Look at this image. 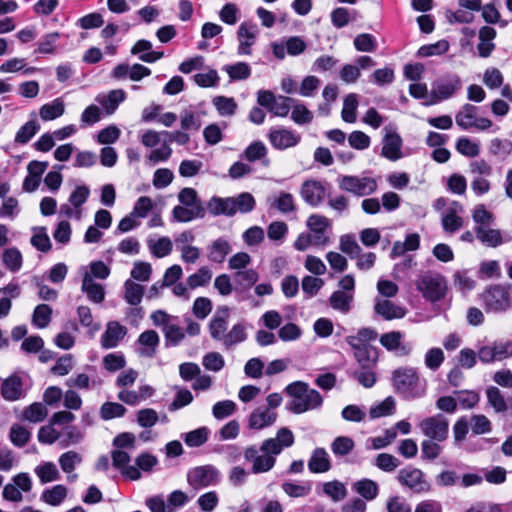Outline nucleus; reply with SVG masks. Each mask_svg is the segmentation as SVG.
Segmentation results:
<instances>
[{
	"instance_id": "f257e3e1",
	"label": "nucleus",
	"mask_w": 512,
	"mask_h": 512,
	"mask_svg": "<svg viewBox=\"0 0 512 512\" xmlns=\"http://www.w3.org/2000/svg\"><path fill=\"white\" fill-rule=\"evenodd\" d=\"M391 384L395 393L408 401L423 397L427 390V381L421 378L417 368L410 366L395 369L391 374Z\"/></svg>"
},
{
	"instance_id": "f03ea898",
	"label": "nucleus",
	"mask_w": 512,
	"mask_h": 512,
	"mask_svg": "<svg viewBox=\"0 0 512 512\" xmlns=\"http://www.w3.org/2000/svg\"><path fill=\"white\" fill-rule=\"evenodd\" d=\"M285 392L293 398L289 403L288 409L295 414L318 409L323 404L321 394L317 390L311 389L308 383L303 381L290 383L285 388Z\"/></svg>"
},
{
	"instance_id": "7ed1b4c3",
	"label": "nucleus",
	"mask_w": 512,
	"mask_h": 512,
	"mask_svg": "<svg viewBox=\"0 0 512 512\" xmlns=\"http://www.w3.org/2000/svg\"><path fill=\"white\" fill-rule=\"evenodd\" d=\"M280 455L279 449L272 441H263L259 447L248 446L244 451V458L252 464L254 474L269 472L276 464V457Z\"/></svg>"
},
{
	"instance_id": "20e7f679",
	"label": "nucleus",
	"mask_w": 512,
	"mask_h": 512,
	"mask_svg": "<svg viewBox=\"0 0 512 512\" xmlns=\"http://www.w3.org/2000/svg\"><path fill=\"white\" fill-rule=\"evenodd\" d=\"M486 312L504 313L512 309V285L492 284L480 295Z\"/></svg>"
},
{
	"instance_id": "39448f33",
	"label": "nucleus",
	"mask_w": 512,
	"mask_h": 512,
	"mask_svg": "<svg viewBox=\"0 0 512 512\" xmlns=\"http://www.w3.org/2000/svg\"><path fill=\"white\" fill-rule=\"evenodd\" d=\"M462 88V81L456 74L447 75L433 82L429 93V99L424 102L425 106L437 104L442 100L451 98Z\"/></svg>"
},
{
	"instance_id": "423d86ee",
	"label": "nucleus",
	"mask_w": 512,
	"mask_h": 512,
	"mask_svg": "<svg viewBox=\"0 0 512 512\" xmlns=\"http://www.w3.org/2000/svg\"><path fill=\"white\" fill-rule=\"evenodd\" d=\"M396 479L402 487L416 494L428 493L432 489L431 483L419 468L408 466L400 469Z\"/></svg>"
},
{
	"instance_id": "0eeeda50",
	"label": "nucleus",
	"mask_w": 512,
	"mask_h": 512,
	"mask_svg": "<svg viewBox=\"0 0 512 512\" xmlns=\"http://www.w3.org/2000/svg\"><path fill=\"white\" fill-rule=\"evenodd\" d=\"M416 287L423 297L431 302L442 299L447 288L444 277L431 272L420 275L416 281Z\"/></svg>"
},
{
	"instance_id": "6e6552de",
	"label": "nucleus",
	"mask_w": 512,
	"mask_h": 512,
	"mask_svg": "<svg viewBox=\"0 0 512 512\" xmlns=\"http://www.w3.org/2000/svg\"><path fill=\"white\" fill-rule=\"evenodd\" d=\"M337 183L342 191L357 197L373 194L377 190V182L372 177H358L353 175H340Z\"/></svg>"
},
{
	"instance_id": "1a4fd4ad",
	"label": "nucleus",
	"mask_w": 512,
	"mask_h": 512,
	"mask_svg": "<svg viewBox=\"0 0 512 512\" xmlns=\"http://www.w3.org/2000/svg\"><path fill=\"white\" fill-rule=\"evenodd\" d=\"M220 472L213 465L197 466L187 472V482L195 490L218 484Z\"/></svg>"
},
{
	"instance_id": "9d476101",
	"label": "nucleus",
	"mask_w": 512,
	"mask_h": 512,
	"mask_svg": "<svg viewBox=\"0 0 512 512\" xmlns=\"http://www.w3.org/2000/svg\"><path fill=\"white\" fill-rule=\"evenodd\" d=\"M419 428L429 440L446 441L449 435V421L443 414H436L423 419Z\"/></svg>"
},
{
	"instance_id": "9b49d317",
	"label": "nucleus",
	"mask_w": 512,
	"mask_h": 512,
	"mask_svg": "<svg viewBox=\"0 0 512 512\" xmlns=\"http://www.w3.org/2000/svg\"><path fill=\"white\" fill-rule=\"evenodd\" d=\"M327 186H330L327 182L309 179L302 183L300 195L308 205L317 207L325 199Z\"/></svg>"
},
{
	"instance_id": "f8f14e48",
	"label": "nucleus",
	"mask_w": 512,
	"mask_h": 512,
	"mask_svg": "<svg viewBox=\"0 0 512 512\" xmlns=\"http://www.w3.org/2000/svg\"><path fill=\"white\" fill-rule=\"evenodd\" d=\"M1 396L6 401H17L26 396L27 388L24 386L23 378L18 374L7 377L0 387Z\"/></svg>"
},
{
	"instance_id": "ddd939ff",
	"label": "nucleus",
	"mask_w": 512,
	"mask_h": 512,
	"mask_svg": "<svg viewBox=\"0 0 512 512\" xmlns=\"http://www.w3.org/2000/svg\"><path fill=\"white\" fill-rule=\"evenodd\" d=\"M268 139L270 144L277 150H285L296 146L300 142V135L286 128L275 129L269 131Z\"/></svg>"
},
{
	"instance_id": "4468645a",
	"label": "nucleus",
	"mask_w": 512,
	"mask_h": 512,
	"mask_svg": "<svg viewBox=\"0 0 512 512\" xmlns=\"http://www.w3.org/2000/svg\"><path fill=\"white\" fill-rule=\"evenodd\" d=\"M403 334L400 331H391L381 335L380 343L388 351H394L398 356H408L413 350L409 342L402 343Z\"/></svg>"
},
{
	"instance_id": "2eb2a0df",
	"label": "nucleus",
	"mask_w": 512,
	"mask_h": 512,
	"mask_svg": "<svg viewBox=\"0 0 512 512\" xmlns=\"http://www.w3.org/2000/svg\"><path fill=\"white\" fill-rule=\"evenodd\" d=\"M385 135L383 137V146L381 155L387 158L390 161H397L403 157L401 148H402V138L395 131L388 130L385 127Z\"/></svg>"
},
{
	"instance_id": "dca6fc26",
	"label": "nucleus",
	"mask_w": 512,
	"mask_h": 512,
	"mask_svg": "<svg viewBox=\"0 0 512 512\" xmlns=\"http://www.w3.org/2000/svg\"><path fill=\"white\" fill-rule=\"evenodd\" d=\"M258 34V28L256 24L243 22L240 24L237 32L239 41L238 54L239 55H250L252 53L251 47L255 43Z\"/></svg>"
},
{
	"instance_id": "f3484780",
	"label": "nucleus",
	"mask_w": 512,
	"mask_h": 512,
	"mask_svg": "<svg viewBox=\"0 0 512 512\" xmlns=\"http://www.w3.org/2000/svg\"><path fill=\"white\" fill-rule=\"evenodd\" d=\"M111 457L113 466L119 469L125 478L138 480L141 477L139 469L129 465L131 458L127 452L116 449L111 452Z\"/></svg>"
},
{
	"instance_id": "a211bd4d",
	"label": "nucleus",
	"mask_w": 512,
	"mask_h": 512,
	"mask_svg": "<svg viewBox=\"0 0 512 512\" xmlns=\"http://www.w3.org/2000/svg\"><path fill=\"white\" fill-rule=\"evenodd\" d=\"M228 317H229L228 307H221L218 309L216 314L210 320L209 333L214 340H217V341H220L223 343L225 336L227 335Z\"/></svg>"
},
{
	"instance_id": "6ab92c4d",
	"label": "nucleus",
	"mask_w": 512,
	"mask_h": 512,
	"mask_svg": "<svg viewBox=\"0 0 512 512\" xmlns=\"http://www.w3.org/2000/svg\"><path fill=\"white\" fill-rule=\"evenodd\" d=\"M277 413L268 408L258 407L254 409L248 418V427L254 430H261L275 423Z\"/></svg>"
},
{
	"instance_id": "aec40b11",
	"label": "nucleus",
	"mask_w": 512,
	"mask_h": 512,
	"mask_svg": "<svg viewBox=\"0 0 512 512\" xmlns=\"http://www.w3.org/2000/svg\"><path fill=\"white\" fill-rule=\"evenodd\" d=\"M127 333L125 326L120 325L116 321L107 324L106 331L101 336V345L105 349H111L118 346L119 342Z\"/></svg>"
},
{
	"instance_id": "412c9836",
	"label": "nucleus",
	"mask_w": 512,
	"mask_h": 512,
	"mask_svg": "<svg viewBox=\"0 0 512 512\" xmlns=\"http://www.w3.org/2000/svg\"><path fill=\"white\" fill-rule=\"evenodd\" d=\"M354 351V358L358 368L376 367L378 362V349L374 346H350Z\"/></svg>"
},
{
	"instance_id": "4be33fe9",
	"label": "nucleus",
	"mask_w": 512,
	"mask_h": 512,
	"mask_svg": "<svg viewBox=\"0 0 512 512\" xmlns=\"http://www.w3.org/2000/svg\"><path fill=\"white\" fill-rule=\"evenodd\" d=\"M496 34V30L490 26H483L479 30L478 36L480 42L477 45V50L480 57L487 58L491 55L495 49L493 40L495 39Z\"/></svg>"
},
{
	"instance_id": "5701e85b",
	"label": "nucleus",
	"mask_w": 512,
	"mask_h": 512,
	"mask_svg": "<svg viewBox=\"0 0 512 512\" xmlns=\"http://www.w3.org/2000/svg\"><path fill=\"white\" fill-rule=\"evenodd\" d=\"M308 469L312 473H325L331 469L330 458L324 448L313 450L308 461Z\"/></svg>"
},
{
	"instance_id": "b1692460",
	"label": "nucleus",
	"mask_w": 512,
	"mask_h": 512,
	"mask_svg": "<svg viewBox=\"0 0 512 512\" xmlns=\"http://www.w3.org/2000/svg\"><path fill=\"white\" fill-rule=\"evenodd\" d=\"M208 259L214 263H223L232 247L225 238H218L208 246Z\"/></svg>"
},
{
	"instance_id": "393cba45",
	"label": "nucleus",
	"mask_w": 512,
	"mask_h": 512,
	"mask_svg": "<svg viewBox=\"0 0 512 512\" xmlns=\"http://www.w3.org/2000/svg\"><path fill=\"white\" fill-rule=\"evenodd\" d=\"M232 198H221L217 196H213L208 204L207 208L211 215L219 216L225 215L231 217L235 215L234 206H232Z\"/></svg>"
},
{
	"instance_id": "a878e982",
	"label": "nucleus",
	"mask_w": 512,
	"mask_h": 512,
	"mask_svg": "<svg viewBox=\"0 0 512 512\" xmlns=\"http://www.w3.org/2000/svg\"><path fill=\"white\" fill-rule=\"evenodd\" d=\"M474 232L476 238L489 247H497L503 243L501 232L497 229L490 228V226H475Z\"/></svg>"
},
{
	"instance_id": "bb28decb",
	"label": "nucleus",
	"mask_w": 512,
	"mask_h": 512,
	"mask_svg": "<svg viewBox=\"0 0 512 512\" xmlns=\"http://www.w3.org/2000/svg\"><path fill=\"white\" fill-rule=\"evenodd\" d=\"M125 98L126 93L122 89H116L111 90L107 95H99L96 101L106 110L107 114H112Z\"/></svg>"
},
{
	"instance_id": "cd10ccee",
	"label": "nucleus",
	"mask_w": 512,
	"mask_h": 512,
	"mask_svg": "<svg viewBox=\"0 0 512 512\" xmlns=\"http://www.w3.org/2000/svg\"><path fill=\"white\" fill-rule=\"evenodd\" d=\"M81 289L86 293L88 299L94 303H101L105 298V291L101 284L94 282L89 274H85Z\"/></svg>"
},
{
	"instance_id": "c85d7f7f",
	"label": "nucleus",
	"mask_w": 512,
	"mask_h": 512,
	"mask_svg": "<svg viewBox=\"0 0 512 512\" xmlns=\"http://www.w3.org/2000/svg\"><path fill=\"white\" fill-rule=\"evenodd\" d=\"M353 299V293L336 290L329 297V303L334 310L347 314L351 310Z\"/></svg>"
},
{
	"instance_id": "c756f323",
	"label": "nucleus",
	"mask_w": 512,
	"mask_h": 512,
	"mask_svg": "<svg viewBox=\"0 0 512 512\" xmlns=\"http://www.w3.org/2000/svg\"><path fill=\"white\" fill-rule=\"evenodd\" d=\"M374 310L386 320L402 318L405 315V310L402 307L395 305L389 300H378Z\"/></svg>"
},
{
	"instance_id": "7c9ffc66",
	"label": "nucleus",
	"mask_w": 512,
	"mask_h": 512,
	"mask_svg": "<svg viewBox=\"0 0 512 512\" xmlns=\"http://www.w3.org/2000/svg\"><path fill=\"white\" fill-rule=\"evenodd\" d=\"M477 112L478 108L475 105L464 104L455 116L456 124L463 130L471 129L477 118Z\"/></svg>"
},
{
	"instance_id": "2f4dec72",
	"label": "nucleus",
	"mask_w": 512,
	"mask_h": 512,
	"mask_svg": "<svg viewBox=\"0 0 512 512\" xmlns=\"http://www.w3.org/2000/svg\"><path fill=\"white\" fill-rule=\"evenodd\" d=\"M352 489L367 501L374 500L379 493L378 484L368 478H363L352 484Z\"/></svg>"
},
{
	"instance_id": "473e14b6",
	"label": "nucleus",
	"mask_w": 512,
	"mask_h": 512,
	"mask_svg": "<svg viewBox=\"0 0 512 512\" xmlns=\"http://www.w3.org/2000/svg\"><path fill=\"white\" fill-rule=\"evenodd\" d=\"M205 213V208H190L184 205H177L172 210V216L177 222H190L197 218H203Z\"/></svg>"
},
{
	"instance_id": "72a5a7b5",
	"label": "nucleus",
	"mask_w": 512,
	"mask_h": 512,
	"mask_svg": "<svg viewBox=\"0 0 512 512\" xmlns=\"http://www.w3.org/2000/svg\"><path fill=\"white\" fill-rule=\"evenodd\" d=\"M266 155L267 148L265 144L262 141H254L244 150L240 157L249 162L262 160L263 164L267 166L269 164V160L266 159Z\"/></svg>"
},
{
	"instance_id": "f704fd0d",
	"label": "nucleus",
	"mask_w": 512,
	"mask_h": 512,
	"mask_svg": "<svg viewBox=\"0 0 512 512\" xmlns=\"http://www.w3.org/2000/svg\"><path fill=\"white\" fill-rule=\"evenodd\" d=\"M39 130L40 124L34 117L19 128L16 132L14 142L16 144L25 145L37 134Z\"/></svg>"
},
{
	"instance_id": "c9c22d12",
	"label": "nucleus",
	"mask_w": 512,
	"mask_h": 512,
	"mask_svg": "<svg viewBox=\"0 0 512 512\" xmlns=\"http://www.w3.org/2000/svg\"><path fill=\"white\" fill-rule=\"evenodd\" d=\"M66 496L67 488L62 484H58L52 488L45 489L42 492L40 499L51 506H59Z\"/></svg>"
},
{
	"instance_id": "e433bc0d",
	"label": "nucleus",
	"mask_w": 512,
	"mask_h": 512,
	"mask_svg": "<svg viewBox=\"0 0 512 512\" xmlns=\"http://www.w3.org/2000/svg\"><path fill=\"white\" fill-rule=\"evenodd\" d=\"M34 472L39 478L41 484L57 481L61 477L57 466L53 462H44L36 466Z\"/></svg>"
},
{
	"instance_id": "4c0bfd02",
	"label": "nucleus",
	"mask_w": 512,
	"mask_h": 512,
	"mask_svg": "<svg viewBox=\"0 0 512 512\" xmlns=\"http://www.w3.org/2000/svg\"><path fill=\"white\" fill-rule=\"evenodd\" d=\"M378 333L372 328H361L356 335H350L345 338L350 346H371L369 342L376 340Z\"/></svg>"
},
{
	"instance_id": "58836bf2",
	"label": "nucleus",
	"mask_w": 512,
	"mask_h": 512,
	"mask_svg": "<svg viewBox=\"0 0 512 512\" xmlns=\"http://www.w3.org/2000/svg\"><path fill=\"white\" fill-rule=\"evenodd\" d=\"M376 367L356 368L349 371V375L365 388H371L376 383Z\"/></svg>"
},
{
	"instance_id": "ea45409f",
	"label": "nucleus",
	"mask_w": 512,
	"mask_h": 512,
	"mask_svg": "<svg viewBox=\"0 0 512 512\" xmlns=\"http://www.w3.org/2000/svg\"><path fill=\"white\" fill-rule=\"evenodd\" d=\"M486 396L488 404L494 409L496 413H504L508 411L506 399L499 388L490 386L486 389Z\"/></svg>"
},
{
	"instance_id": "a19ab883",
	"label": "nucleus",
	"mask_w": 512,
	"mask_h": 512,
	"mask_svg": "<svg viewBox=\"0 0 512 512\" xmlns=\"http://www.w3.org/2000/svg\"><path fill=\"white\" fill-rule=\"evenodd\" d=\"M443 441L425 439L421 442V459L432 462L437 459L443 451Z\"/></svg>"
},
{
	"instance_id": "79ce46f5",
	"label": "nucleus",
	"mask_w": 512,
	"mask_h": 512,
	"mask_svg": "<svg viewBox=\"0 0 512 512\" xmlns=\"http://www.w3.org/2000/svg\"><path fill=\"white\" fill-rule=\"evenodd\" d=\"M246 339L247 333L245 325L243 323H237L233 325L229 332H227L222 344L226 349H230L235 345L244 342Z\"/></svg>"
},
{
	"instance_id": "37998d69",
	"label": "nucleus",
	"mask_w": 512,
	"mask_h": 512,
	"mask_svg": "<svg viewBox=\"0 0 512 512\" xmlns=\"http://www.w3.org/2000/svg\"><path fill=\"white\" fill-rule=\"evenodd\" d=\"M165 336V346H177L185 337V332L178 324L170 321L165 328H163Z\"/></svg>"
},
{
	"instance_id": "c03bdc74",
	"label": "nucleus",
	"mask_w": 512,
	"mask_h": 512,
	"mask_svg": "<svg viewBox=\"0 0 512 512\" xmlns=\"http://www.w3.org/2000/svg\"><path fill=\"white\" fill-rule=\"evenodd\" d=\"M159 341H160L159 335L156 331L147 330V331L142 332L138 338V342L142 346H146L149 349H143L141 351V354L145 355V356L152 357L155 354V349L158 346Z\"/></svg>"
},
{
	"instance_id": "a18cd8bd",
	"label": "nucleus",
	"mask_w": 512,
	"mask_h": 512,
	"mask_svg": "<svg viewBox=\"0 0 512 512\" xmlns=\"http://www.w3.org/2000/svg\"><path fill=\"white\" fill-rule=\"evenodd\" d=\"M323 493L334 502H339L347 496V489L342 482L333 480L323 484Z\"/></svg>"
},
{
	"instance_id": "49530a36",
	"label": "nucleus",
	"mask_w": 512,
	"mask_h": 512,
	"mask_svg": "<svg viewBox=\"0 0 512 512\" xmlns=\"http://www.w3.org/2000/svg\"><path fill=\"white\" fill-rule=\"evenodd\" d=\"M210 430L207 427H200L183 435L185 444L189 447H200L208 440Z\"/></svg>"
},
{
	"instance_id": "de8ad7c7",
	"label": "nucleus",
	"mask_w": 512,
	"mask_h": 512,
	"mask_svg": "<svg viewBox=\"0 0 512 512\" xmlns=\"http://www.w3.org/2000/svg\"><path fill=\"white\" fill-rule=\"evenodd\" d=\"M64 111V103L60 99H55L51 103L44 104L40 108L39 114L44 121H49L60 117Z\"/></svg>"
},
{
	"instance_id": "09e8293b",
	"label": "nucleus",
	"mask_w": 512,
	"mask_h": 512,
	"mask_svg": "<svg viewBox=\"0 0 512 512\" xmlns=\"http://www.w3.org/2000/svg\"><path fill=\"white\" fill-rule=\"evenodd\" d=\"M270 206L272 208H276L278 211L284 214L291 213L296 210L293 195L283 191L273 199Z\"/></svg>"
},
{
	"instance_id": "8fccbe9b",
	"label": "nucleus",
	"mask_w": 512,
	"mask_h": 512,
	"mask_svg": "<svg viewBox=\"0 0 512 512\" xmlns=\"http://www.w3.org/2000/svg\"><path fill=\"white\" fill-rule=\"evenodd\" d=\"M125 300L130 305L136 306L138 305L143 297L144 288L142 285L135 283L134 281L128 279L125 284Z\"/></svg>"
},
{
	"instance_id": "3c124183",
	"label": "nucleus",
	"mask_w": 512,
	"mask_h": 512,
	"mask_svg": "<svg viewBox=\"0 0 512 512\" xmlns=\"http://www.w3.org/2000/svg\"><path fill=\"white\" fill-rule=\"evenodd\" d=\"M231 198H232V202H233L232 206H234L235 214L237 212H240L243 214L249 213L254 209V207L256 205L254 197L249 192H243V193H240L238 196L231 197Z\"/></svg>"
},
{
	"instance_id": "603ef678",
	"label": "nucleus",
	"mask_w": 512,
	"mask_h": 512,
	"mask_svg": "<svg viewBox=\"0 0 512 512\" xmlns=\"http://www.w3.org/2000/svg\"><path fill=\"white\" fill-rule=\"evenodd\" d=\"M358 107V99L355 93L348 94L343 101L341 117L347 123L356 121V110Z\"/></svg>"
},
{
	"instance_id": "864d4df0",
	"label": "nucleus",
	"mask_w": 512,
	"mask_h": 512,
	"mask_svg": "<svg viewBox=\"0 0 512 512\" xmlns=\"http://www.w3.org/2000/svg\"><path fill=\"white\" fill-rule=\"evenodd\" d=\"M52 316V309L47 304H39L35 307L32 315V323L37 328H45L49 325Z\"/></svg>"
},
{
	"instance_id": "5fc2aeb1",
	"label": "nucleus",
	"mask_w": 512,
	"mask_h": 512,
	"mask_svg": "<svg viewBox=\"0 0 512 512\" xmlns=\"http://www.w3.org/2000/svg\"><path fill=\"white\" fill-rule=\"evenodd\" d=\"M400 464L401 461L389 453H380L373 461V465L384 472H393L400 466Z\"/></svg>"
},
{
	"instance_id": "6e6d98bb",
	"label": "nucleus",
	"mask_w": 512,
	"mask_h": 512,
	"mask_svg": "<svg viewBox=\"0 0 512 512\" xmlns=\"http://www.w3.org/2000/svg\"><path fill=\"white\" fill-rule=\"evenodd\" d=\"M355 447L352 438L348 436H338L331 443V450L335 456L343 457L350 454Z\"/></svg>"
},
{
	"instance_id": "4d7b16f0",
	"label": "nucleus",
	"mask_w": 512,
	"mask_h": 512,
	"mask_svg": "<svg viewBox=\"0 0 512 512\" xmlns=\"http://www.w3.org/2000/svg\"><path fill=\"white\" fill-rule=\"evenodd\" d=\"M212 103L221 116L234 115L238 107L232 97L216 96L213 98Z\"/></svg>"
},
{
	"instance_id": "13d9d810",
	"label": "nucleus",
	"mask_w": 512,
	"mask_h": 512,
	"mask_svg": "<svg viewBox=\"0 0 512 512\" xmlns=\"http://www.w3.org/2000/svg\"><path fill=\"white\" fill-rule=\"evenodd\" d=\"M258 278L259 275L254 269L240 270L234 274V281L242 290L251 288Z\"/></svg>"
},
{
	"instance_id": "bf43d9fd",
	"label": "nucleus",
	"mask_w": 512,
	"mask_h": 512,
	"mask_svg": "<svg viewBox=\"0 0 512 512\" xmlns=\"http://www.w3.org/2000/svg\"><path fill=\"white\" fill-rule=\"evenodd\" d=\"M357 16V11L350 12L347 8L338 7L331 12V22L336 28L345 27L351 20Z\"/></svg>"
},
{
	"instance_id": "052dcab7",
	"label": "nucleus",
	"mask_w": 512,
	"mask_h": 512,
	"mask_svg": "<svg viewBox=\"0 0 512 512\" xmlns=\"http://www.w3.org/2000/svg\"><path fill=\"white\" fill-rule=\"evenodd\" d=\"M449 47V42L445 39H442L437 41L436 43L421 46L418 49L417 55L419 57L442 55L449 50Z\"/></svg>"
},
{
	"instance_id": "680f3d73",
	"label": "nucleus",
	"mask_w": 512,
	"mask_h": 512,
	"mask_svg": "<svg viewBox=\"0 0 512 512\" xmlns=\"http://www.w3.org/2000/svg\"><path fill=\"white\" fill-rule=\"evenodd\" d=\"M489 153L505 159L512 153V141L500 138L492 139L489 145Z\"/></svg>"
},
{
	"instance_id": "e2e57ef3",
	"label": "nucleus",
	"mask_w": 512,
	"mask_h": 512,
	"mask_svg": "<svg viewBox=\"0 0 512 512\" xmlns=\"http://www.w3.org/2000/svg\"><path fill=\"white\" fill-rule=\"evenodd\" d=\"M294 440L292 431L286 427H282L277 431L275 438H268L264 441H272L279 449V454H281L284 448H289L294 444Z\"/></svg>"
},
{
	"instance_id": "0e129e2a",
	"label": "nucleus",
	"mask_w": 512,
	"mask_h": 512,
	"mask_svg": "<svg viewBox=\"0 0 512 512\" xmlns=\"http://www.w3.org/2000/svg\"><path fill=\"white\" fill-rule=\"evenodd\" d=\"M47 416L46 407L39 402H35L23 411V419L29 422L38 423L43 421Z\"/></svg>"
},
{
	"instance_id": "69168bd1",
	"label": "nucleus",
	"mask_w": 512,
	"mask_h": 512,
	"mask_svg": "<svg viewBox=\"0 0 512 512\" xmlns=\"http://www.w3.org/2000/svg\"><path fill=\"white\" fill-rule=\"evenodd\" d=\"M59 38L60 34L58 32L45 34L38 42V48L35 52L40 54H54Z\"/></svg>"
},
{
	"instance_id": "338daca9",
	"label": "nucleus",
	"mask_w": 512,
	"mask_h": 512,
	"mask_svg": "<svg viewBox=\"0 0 512 512\" xmlns=\"http://www.w3.org/2000/svg\"><path fill=\"white\" fill-rule=\"evenodd\" d=\"M281 488L286 495L292 498L306 497L311 492V485L309 483L296 484L284 481L281 484Z\"/></svg>"
},
{
	"instance_id": "774afa93",
	"label": "nucleus",
	"mask_w": 512,
	"mask_h": 512,
	"mask_svg": "<svg viewBox=\"0 0 512 512\" xmlns=\"http://www.w3.org/2000/svg\"><path fill=\"white\" fill-rule=\"evenodd\" d=\"M127 409L116 402H105L100 408V416L103 420H111L125 415Z\"/></svg>"
}]
</instances>
